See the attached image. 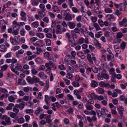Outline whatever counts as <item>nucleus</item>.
Listing matches in <instances>:
<instances>
[{"mask_svg":"<svg viewBox=\"0 0 127 127\" xmlns=\"http://www.w3.org/2000/svg\"><path fill=\"white\" fill-rule=\"evenodd\" d=\"M67 97L69 99L72 101L74 100V99L72 96L70 94H68L67 95Z\"/></svg>","mask_w":127,"mask_h":127,"instance_id":"e2e57ef3","label":"nucleus"},{"mask_svg":"<svg viewBox=\"0 0 127 127\" xmlns=\"http://www.w3.org/2000/svg\"><path fill=\"white\" fill-rule=\"evenodd\" d=\"M96 46L98 47L99 49H100L101 47V44L96 39Z\"/></svg>","mask_w":127,"mask_h":127,"instance_id":"58836bf2","label":"nucleus"},{"mask_svg":"<svg viewBox=\"0 0 127 127\" xmlns=\"http://www.w3.org/2000/svg\"><path fill=\"white\" fill-rule=\"evenodd\" d=\"M87 58L89 61V62L91 64H93V61H95V57H91V55L89 54H87L86 56Z\"/></svg>","mask_w":127,"mask_h":127,"instance_id":"39448f33","label":"nucleus"},{"mask_svg":"<svg viewBox=\"0 0 127 127\" xmlns=\"http://www.w3.org/2000/svg\"><path fill=\"white\" fill-rule=\"evenodd\" d=\"M31 71L32 74H36L38 72V71H37L34 68H32Z\"/></svg>","mask_w":127,"mask_h":127,"instance_id":"de8ad7c7","label":"nucleus"},{"mask_svg":"<svg viewBox=\"0 0 127 127\" xmlns=\"http://www.w3.org/2000/svg\"><path fill=\"white\" fill-rule=\"evenodd\" d=\"M18 83L21 85H23L26 84V82L24 80L20 79L18 80Z\"/></svg>","mask_w":127,"mask_h":127,"instance_id":"f3484780","label":"nucleus"},{"mask_svg":"<svg viewBox=\"0 0 127 127\" xmlns=\"http://www.w3.org/2000/svg\"><path fill=\"white\" fill-rule=\"evenodd\" d=\"M101 114L103 115L105 114V115H107V113L108 112V110L106 109L105 108H102L101 109Z\"/></svg>","mask_w":127,"mask_h":127,"instance_id":"2eb2a0df","label":"nucleus"},{"mask_svg":"<svg viewBox=\"0 0 127 127\" xmlns=\"http://www.w3.org/2000/svg\"><path fill=\"white\" fill-rule=\"evenodd\" d=\"M43 111V109L40 107H39L37 108V110H35V113L36 115H38L40 113L42 112Z\"/></svg>","mask_w":127,"mask_h":127,"instance_id":"9b49d317","label":"nucleus"},{"mask_svg":"<svg viewBox=\"0 0 127 127\" xmlns=\"http://www.w3.org/2000/svg\"><path fill=\"white\" fill-rule=\"evenodd\" d=\"M32 25L33 27L36 28L38 26V22H35L32 23Z\"/></svg>","mask_w":127,"mask_h":127,"instance_id":"c03bdc74","label":"nucleus"},{"mask_svg":"<svg viewBox=\"0 0 127 127\" xmlns=\"http://www.w3.org/2000/svg\"><path fill=\"white\" fill-rule=\"evenodd\" d=\"M10 118L9 117H7L5 118V121H3L1 122V124L4 126L7 125H9L11 124V122L10 121Z\"/></svg>","mask_w":127,"mask_h":127,"instance_id":"20e7f679","label":"nucleus"},{"mask_svg":"<svg viewBox=\"0 0 127 127\" xmlns=\"http://www.w3.org/2000/svg\"><path fill=\"white\" fill-rule=\"evenodd\" d=\"M46 114H42L40 115L39 116V118L40 119H42L43 118H47L49 117H50V115H48L47 117L46 116Z\"/></svg>","mask_w":127,"mask_h":127,"instance_id":"aec40b11","label":"nucleus"},{"mask_svg":"<svg viewBox=\"0 0 127 127\" xmlns=\"http://www.w3.org/2000/svg\"><path fill=\"white\" fill-rule=\"evenodd\" d=\"M50 96L49 97L47 95H46L45 97V101L47 104H48V101L49 100H50Z\"/></svg>","mask_w":127,"mask_h":127,"instance_id":"5701e85b","label":"nucleus"},{"mask_svg":"<svg viewBox=\"0 0 127 127\" xmlns=\"http://www.w3.org/2000/svg\"><path fill=\"white\" fill-rule=\"evenodd\" d=\"M50 56L48 52H46L44 54V56L45 57L47 58L49 57Z\"/></svg>","mask_w":127,"mask_h":127,"instance_id":"5fc2aeb1","label":"nucleus"},{"mask_svg":"<svg viewBox=\"0 0 127 127\" xmlns=\"http://www.w3.org/2000/svg\"><path fill=\"white\" fill-rule=\"evenodd\" d=\"M29 35L30 36H34L35 35V32L32 31H30L29 32Z\"/></svg>","mask_w":127,"mask_h":127,"instance_id":"052dcab7","label":"nucleus"},{"mask_svg":"<svg viewBox=\"0 0 127 127\" xmlns=\"http://www.w3.org/2000/svg\"><path fill=\"white\" fill-rule=\"evenodd\" d=\"M72 11L75 13L79 12V10L77 8L75 7H72Z\"/></svg>","mask_w":127,"mask_h":127,"instance_id":"7c9ffc66","label":"nucleus"},{"mask_svg":"<svg viewBox=\"0 0 127 127\" xmlns=\"http://www.w3.org/2000/svg\"><path fill=\"white\" fill-rule=\"evenodd\" d=\"M18 93L19 94L20 96H23L25 95L24 93L22 91H19L18 92Z\"/></svg>","mask_w":127,"mask_h":127,"instance_id":"3c124183","label":"nucleus"},{"mask_svg":"<svg viewBox=\"0 0 127 127\" xmlns=\"http://www.w3.org/2000/svg\"><path fill=\"white\" fill-rule=\"evenodd\" d=\"M68 3L70 8L74 5L73 3V0H68Z\"/></svg>","mask_w":127,"mask_h":127,"instance_id":"f704fd0d","label":"nucleus"},{"mask_svg":"<svg viewBox=\"0 0 127 127\" xmlns=\"http://www.w3.org/2000/svg\"><path fill=\"white\" fill-rule=\"evenodd\" d=\"M72 85L74 87H78L79 86V84L78 82L74 81L72 82Z\"/></svg>","mask_w":127,"mask_h":127,"instance_id":"2f4dec72","label":"nucleus"},{"mask_svg":"<svg viewBox=\"0 0 127 127\" xmlns=\"http://www.w3.org/2000/svg\"><path fill=\"white\" fill-rule=\"evenodd\" d=\"M126 43L124 42H123L121 43L120 44V46L122 50H124L126 47Z\"/></svg>","mask_w":127,"mask_h":127,"instance_id":"a878e982","label":"nucleus"},{"mask_svg":"<svg viewBox=\"0 0 127 127\" xmlns=\"http://www.w3.org/2000/svg\"><path fill=\"white\" fill-rule=\"evenodd\" d=\"M17 30H13L12 32V34L15 35H18V32Z\"/></svg>","mask_w":127,"mask_h":127,"instance_id":"bf43d9fd","label":"nucleus"},{"mask_svg":"<svg viewBox=\"0 0 127 127\" xmlns=\"http://www.w3.org/2000/svg\"><path fill=\"white\" fill-rule=\"evenodd\" d=\"M24 121V119L23 118H21L19 119L18 122L20 123H22Z\"/></svg>","mask_w":127,"mask_h":127,"instance_id":"603ef678","label":"nucleus"},{"mask_svg":"<svg viewBox=\"0 0 127 127\" xmlns=\"http://www.w3.org/2000/svg\"><path fill=\"white\" fill-rule=\"evenodd\" d=\"M38 76L40 77L43 79H46L47 77L46 75H45L43 72H41L38 74Z\"/></svg>","mask_w":127,"mask_h":127,"instance_id":"9d476101","label":"nucleus"},{"mask_svg":"<svg viewBox=\"0 0 127 127\" xmlns=\"http://www.w3.org/2000/svg\"><path fill=\"white\" fill-rule=\"evenodd\" d=\"M24 52V51L22 49H20L19 50L18 52V53L19 54H22Z\"/></svg>","mask_w":127,"mask_h":127,"instance_id":"338daca9","label":"nucleus"},{"mask_svg":"<svg viewBox=\"0 0 127 127\" xmlns=\"http://www.w3.org/2000/svg\"><path fill=\"white\" fill-rule=\"evenodd\" d=\"M39 7L40 8L42 9V10L45 11L46 10V8L44 4H40L39 5Z\"/></svg>","mask_w":127,"mask_h":127,"instance_id":"e433bc0d","label":"nucleus"},{"mask_svg":"<svg viewBox=\"0 0 127 127\" xmlns=\"http://www.w3.org/2000/svg\"><path fill=\"white\" fill-rule=\"evenodd\" d=\"M105 11L106 13H110L112 12V10L110 8H107L105 9Z\"/></svg>","mask_w":127,"mask_h":127,"instance_id":"a18cd8bd","label":"nucleus"},{"mask_svg":"<svg viewBox=\"0 0 127 127\" xmlns=\"http://www.w3.org/2000/svg\"><path fill=\"white\" fill-rule=\"evenodd\" d=\"M90 115H93V116L92 117V119L95 120V111L94 110H91L90 113Z\"/></svg>","mask_w":127,"mask_h":127,"instance_id":"4be33fe9","label":"nucleus"},{"mask_svg":"<svg viewBox=\"0 0 127 127\" xmlns=\"http://www.w3.org/2000/svg\"><path fill=\"white\" fill-rule=\"evenodd\" d=\"M15 36L14 37V39L12 37H11L10 38V41L12 44L14 45H16L17 43V41L15 39Z\"/></svg>","mask_w":127,"mask_h":127,"instance_id":"4468645a","label":"nucleus"},{"mask_svg":"<svg viewBox=\"0 0 127 127\" xmlns=\"http://www.w3.org/2000/svg\"><path fill=\"white\" fill-rule=\"evenodd\" d=\"M68 72L70 73H73L74 72V70L71 67L69 66L67 69Z\"/></svg>","mask_w":127,"mask_h":127,"instance_id":"4c0bfd02","label":"nucleus"},{"mask_svg":"<svg viewBox=\"0 0 127 127\" xmlns=\"http://www.w3.org/2000/svg\"><path fill=\"white\" fill-rule=\"evenodd\" d=\"M46 36L48 38H51L52 36L51 33H47L45 34Z\"/></svg>","mask_w":127,"mask_h":127,"instance_id":"0e129e2a","label":"nucleus"},{"mask_svg":"<svg viewBox=\"0 0 127 127\" xmlns=\"http://www.w3.org/2000/svg\"><path fill=\"white\" fill-rule=\"evenodd\" d=\"M20 28V25L18 23L16 25H15V26L13 27V29H14L15 28H16L15 29L16 30L19 31Z\"/></svg>","mask_w":127,"mask_h":127,"instance_id":"a19ab883","label":"nucleus"},{"mask_svg":"<svg viewBox=\"0 0 127 127\" xmlns=\"http://www.w3.org/2000/svg\"><path fill=\"white\" fill-rule=\"evenodd\" d=\"M102 35V32L100 31L98 32L96 34V38H99Z\"/></svg>","mask_w":127,"mask_h":127,"instance_id":"ea45409f","label":"nucleus"},{"mask_svg":"<svg viewBox=\"0 0 127 127\" xmlns=\"http://www.w3.org/2000/svg\"><path fill=\"white\" fill-rule=\"evenodd\" d=\"M20 15L22 17L21 18V20L24 21H26V13L23 11H21Z\"/></svg>","mask_w":127,"mask_h":127,"instance_id":"423d86ee","label":"nucleus"},{"mask_svg":"<svg viewBox=\"0 0 127 127\" xmlns=\"http://www.w3.org/2000/svg\"><path fill=\"white\" fill-rule=\"evenodd\" d=\"M37 51L36 53L37 54L39 55L42 51V49L40 48L39 47H37L36 48Z\"/></svg>","mask_w":127,"mask_h":127,"instance_id":"c85d7f7f","label":"nucleus"},{"mask_svg":"<svg viewBox=\"0 0 127 127\" xmlns=\"http://www.w3.org/2000/svg\"><path fill=\"white\" fill-rule=\"evenodd\" d=\"M123 35L122 33L120 32H118L117 33L116 36L117 38H121L122 37Z\"/></svg>","mask_w":127,"mask_h":127,"instance_id":"79ce46f5","label":"nucleus"},{"mask_svg":"<svg viewBox=\"0 0 127 127\" xmlns=\"http://www.w3.org/2000/svg\"><path fill=\"white\" fill-rule=\"evenodd\" d=\"M36 36L40 38H42L44 37V34L42 33H37L36 34Z\"/></svg>","mask_w":127,"mask_h":127,"instance_id":"473e14b6","label":"nucleus"},{"mask_svg":"<svg viewBox=\"0 0 127 127\" xmlns=\"http://www.w3.org/2000/svg\"><path fill=\"white\" fill-rule=\"evenodd\" d=\"M96 98L99 100H103L104 98L102 96L100 95L98 96L96 95Z\"/></svg>","mask_w":127,"mask_h":127,"instance_id":"72a5a7b5","label":"nucleus"},{"mask_svg":"<svg viewBox=\"0 0 127 127\" xmlns=\"http://www.w3.org/2000/svg\"><path fill=\"white\" fill-rule=\"evenodd\" d=\"M52 9L53 11L57 13H59L60 12L59 8L57 6H54L52 8Z\"/></svg>","mask_w":127,"mask_h":127,"instance_id":"dca6fc26","label":"nucleus"},{"mask_svg":"<svg viewBox=\"0 0 127 127\" xmlns=\"http://www.w3.org/2000/svg\"><path fill=\"white\" fill-rule=\"evenodd\" d=\"M17 105L15 104L13 109V111L15 113H17L19 111V110Z\"/></svg>","mask_w":127,"mask_h":127,"instance_id":"6ab92c4d","label":"nucleus"},{"mask_svg":"<svg viewBox=\"0 0 127 127\" xmlns=\"http://www.w3.org/2000/svg\"><path fill=\"white\" fill-rule=\"evenodd\" d=\"M97 78L99 80H102L104 78L106 79H109V76L107 74L102 73L100 74L99 73L98 74Z\"/></svg>","mask_w":127,"mask_h":127,"instance_id":"7ed1b4c3","label":"nucleus"},{"mask_svg":"<svg viewBox=\"0 0 127 127\" xmlns=\"http://www.w3.org/2000/svg\"><path fill=\"white\" fill-rule=\"evenodd\" d=\"M8 67V66L7 64H5L1 67V70L2 71L6 70Z\"/></svg>","mask_w":127,"mask_h":127,"instance_id":"c9c22d12","label":"nucleus"},{"mask_svg":"<svg viewBox=\"0 0 127 127\" xmlns=\"http://www.w3.org/2000/svg\"><path fill=\"white\" fill-rule=\"evenodd\" d=\"M37 37H34L31 38L30 39V40L31 42H32L37 40Z\"/></svg>","mask_w":127,"mask_h":127,"instance_id":"09e8293b","label":"nucleus"},{"mask_svg":"<svg viewBox=\"0 0 127 127\" xmlns=\"http://www.w3.org/2000/svg\"><path fill=\"white\" fill-rule=\"evenodd\" d=\"M33 83H36L38 82L39 81V79L36 76H33L32 79Z\"/></svg>","mask_w":127,"mask_h":127,"instance_id":"bb28decb","label":"nucleus"},{"mask_svg":"<svg viewBox=\"0 0 127 127\" xmlns=\"http://www.w3.org/2000/svg\"><path fill=\"white\" fill-rule=\"evenodd\" d=\"M20 33L21 35L22 36H24L25 33V31L23 29L22 30H21L20 32Z\"/></svg>","mask_w":127,"mask_h":127,"instance_id":"8fccbe9b","label":"nucleus"},{"mask_svg":"<svg viewBox=\"0 0 127 127\" xmlns=\"http://www.w3.org/2000/svg\"><path fill=\"white\" fill-rule=\"evenodd\" d=\"M71 39H68V41L70 42V44L72 47H74L78 44V42L76 43L75 41L74 38H73V40H72Z\"/></svg>","mask_w":127,"mask_h":127,"instance_id":"6e6552de","label":"nucleus"},{"mask_svg":"<svg viewBox=\"0 0 127 127\" xmlns=\"http://www.w3.org/2000/svg\"><path fill=\"white\" fill-rule=\"evenodd\" d=\"M25 104V102H23L22 103H20L19 104H16L20 110L22 109L24 107V104Z\"/></svg>","mask_w":127,"mask_h":127,"instance_id":"f8f14e48","label":"nucleus"},{"mask_svg":"<svg viewBox=\"0 0 127 127\" xmlns=\"http://www.w3.org/2000/svg\"><path fill=\"white\" fill-rule=\"evenodd\" d=\"M11 62L12 63V64L10 65H11L10 67L14 66V64L16 63L17 61V59H11Z\"/></svg>","mask_w":127,"mask_h":127,"instance_id":"b1692460","label":"nucleus"},{"mask_svg":"<svg viewBox=\"0 0 127 127\" xmlns=\"http://www.w3.org/2000/svg\"><path fill=\"white\" fill-rule=\"evenodd\" d=\"M0 51L2 52H4L5 51V47L4 45L2 44L0 46Z\"/></svg>","mask_w":127,"mask_h":127,"instance_id":"412c9836","label":"nucleus"},{"mask_svg":"<svg viewBox=\"0 0 127 127\" xmlns=\"http://www.w3.org/2000/svg\"><path fill=\"white\" fill-rule=\"evenodd\" d=\"M16 115V114L13 112L10 115V116L13 118H15Z\"/></svg>","mask_w":127,"mask_h":127,"instance_id":"864d4df0","label":"nucleus"},{"mask_svg":"<svg viewBox=\"0 0 127 127\" xmlns=\"http://www.w3.org/2000/svg\"><path fill=\"white\" fill-rule=\"evenodd\" d=\"M64 123L66 124H68L69 123V120L66 118H65L64 119Z\"/></svg>","mask_w":127,"mask_h":127,"instance_id":"4d7b16f0","label":"nucleus"},{"mask_svg":"<svg viewBox=\"0 0 127 127\" xmlns=\"http://www.w3.org/2000/svg\"><path fill=\"white\" fill-rule=\"evenodd\" d=\"M67 25L71 29L74 28L75 26V24L73 22H69L67 23Z\"/></svg>","mask_w":127,"mask_h":127,"instance_id":"1a4fd4ad","label":"nucleus"},{"mask_svg":"<svg viewBox=\"0 0 127 127\" xmlns=\"http://www.w3.org/2000/svg\"><path fill=\"white\" fill-rule=\"evenodd\" d=\"M44 11L42 10L38 12V14L40 17L43 18L45 16V13Z\"/></svg>","mask_w":127,"mask_h":127,"instance_id":"ddd939ff","label":"nucleus"},{"mask_svg":"<svg viewBox=\"0 0 127 127\" xmlns=\"http://www.w3.org/2000/svg\"><path fill=\"white\" fill-rule=\"evenodd\" d=\"M104 35L108 39L111 41L113 39V37L114 36V33L111 32H109L108 31L104 33Z\"/></svg>","mask_w":127,"mask_h":127,"instance_id":"f03ea898","label":"nucleus"},{"mask_svg":"<svg viewBox=\"0 0 127 127\" xmlns=\"http://www.w3.org/2000/svg\"><path fill=\"white\" fill-rule=\"evenodd\" d=\"M45 42L46 44L47 45H50L51 44V41L49 39H46Z\"/></svg>","mask_w":127,"mask_h":127,"instance_id":"37998d69","label":"nucleus"},{"mask_svg":"<svg viewBox=\"0 0 127 127\" xmlns=\"http://www.w3.org/2000/svg\"><path fill=\"white\" fill-rule=\"evenodd\" d=\"M11 70L13 72H15V73L17 75H19V72L18 71H15V69L14 67H12L11 68Z\"/></svg>","mask_w":127,"mask_h":127,"instance_id":"49530a36","label":"nucleus"},{"mask_svg":"<svg viewBox=\"0 0 127 127\" xmlns=\"http://www.w3.org/2000/svg\"><path fill=\"white\" fill-rule=\"evenodd\" d=\"M87 109L88 110H90L93 109V106L91 105H87L86 106Z\"/></svg>","mask_w":127,"mask_h":127,"instance_id":"6e6d98bb","label":"nucleus"},{"mask_svg":"<svg viewBox=\"0 0 127 127\" xmlns=\"http://www.w3.org/2000/svg\"><path fill=\"white\" fill-rule=\"evenodd\" d=\"M66 77L69 79H70L72 77V75L69 73H67L66 75Z\"/></svg>","mask_w":127,"mask_h":127,"instance_id":"774afa93","label":"nucleus"},{"mask_svg":"<svg viewBox=\"0 0 127 127\" xmlns=\"http://www.w3.org/2000/svg\"><path fill=\"white\" fill-rule=\"evenodd\" d=\"M22 67L21 64H18L17 65V66L15 67V69L18 70H21L22 69Z\"/></svg>","mask_w":127,"mask_h":127,"instance_id":"393cba45","label":"nucleus"},{"mask_svg":"<svg viewBox=\"0 0 127 127\" xmlns=\"http://www.w3.org/2000/svg\"><path fill=\"white\" fill-rule=\"evenodd\" d=\"M43 21L46 23H48L49 22V20L48 18L46 17L43 18Z\"/></svg>","mask_w":127,"mask_h":127,"instance_id":"680f3d73","label":"nucleus"},{"mask_svg":"<svg viewBox=\"0 0 127 127\" xmlns=\"http://www.w3.org/2000/svg\"><path fill=\"white\" fill-rule=\"evenodd\" d=\"M82 16L80 15L78 16L76 18L77 21L78 22H80L81 21Z\"/></svg>","mask_w":127,"mask_h":127,"instance_id":"69168bd1","label":"nucleus"},{"mask_svg":"<svg viewBox=\"0 0 127 127\" xmlns=\"http://www.w3.org/2000/svg\"><path fill=\"white\" fill-rule=\"evenodd\" d=\"M63 18L66 21H71L72 19V18L69 12H67L66 11H65L63 14Z\"/></svg>","mask_w":127,"mask_h":127,"instance_id":"f257e3e1","label":"nucleus"},{"mask_svg":"<svg viewBox=\"0 0 127 127\" xmlns=\"http://www.w3.org/2000/svg\"><path fill=\"white\" fill-rule=\"evenodd\" d=\"M106 17H107L109 19H113L114 16L112 14L108 15H107Z\"/></svg>","mask_w":127,"mask_h":127,"instance_id":"13d9d810","label":"nucleus"},{"mask_svg":"<svg viewBox=\"0 0 127 127\" xmlns=\"http://www.w3.org/2000/svg\"><path fill=\"white\" fill-rule=\"evenodd\" d=\"M41 0H32L31 4L33 6H37L38 5L39 2H40Z\"/></svg>","mask_w":127,"mask_h":127,"instance_id":"0eeeda50","label":"nucleus"},{"mask_svg":"<svg viewBox=\"0 0 127 127\" xmlns=\"http://www.w3.org/2000/svg\"><path fill=\"white\" fill-rule=\"evenodd\" d=\"M27 80L28 82L31 84H32L33 83L32 80V79L31 77L30 76H28L27 77Z\"/></svg>","mask_w":127,"mask_h":127,"instance_id":"cd10ccee","label":"nucleus"},{"mask_svg":"<svg viewBox=\"0 0 127 127\" xmlns=\"http://www.w3.org/2000/svg\"><path fill=\"white\" fill-rule=\"evenodd\" d=\"M14 106V104L13 103H10L8 104V106L6 107L7 110H10L12 109V107Z\"/></svg>","mask_w":127,"mask_h":127,"instance_id":"a211bd4d","label":"nucleus"},{"mask_svg":"<svg viewBox=\"0 0 127 127\" xmlns=\"http://www.w3.org/2000/svg\"><path fill=\"white\" fill-rule=\"evenodd\" d=\"M15 99L12 96H11L8 97V100L10 102H13L14 101Z\"/></svg>","mask_w":127,"mask_h":127,"instance_id":"c756f323","label":"nucleus"}]
</instances>
